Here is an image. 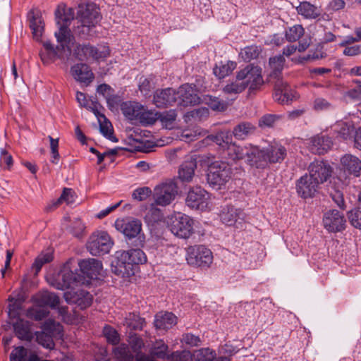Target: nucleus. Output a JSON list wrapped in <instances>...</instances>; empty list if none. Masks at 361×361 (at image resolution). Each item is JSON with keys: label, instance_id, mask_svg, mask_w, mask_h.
Wrapping results in <instances>:
<instances>
[{"label": "nucleus", "instance_id": "obj_11", "mask_svg": "<svg viewBox=\"0 0 361 361\" xmlns=\"http://www.w3.org/2000/svg\"><path fill=\"white\" fill-rule=\"evenodd\" d=\"M114 243L106 231H97L93 233L87 243V249L93 256H99L108 253Z\"/></svg>", "mask_w": 361, "mask_h": 361}, {"label": "nucleus", "instance_id": "obj_15", "mask_svg": "<svg viewBox=\"0 0 361 361\" xmlns=\"http://www.w3.org/2000/svg\"><path fill=\"white\" fill-rule=\"evenodd\" d=\"M152 102L159 109L173 106L177 102L176 90L172 87L157 89L153 92Z\"/></svg>", "mask_w": 361, "mask_h": 361}, {"label": "nucleus", "instance_id": "obj_22", "mask_svg": "<svg viewBox=\"0 0 361 361\" xmlns=\"http://www.w3.org/2000/svg\"><path fill=\"white\" fill-rule=\"evenodd\" d=\"M99 10V8L93 3L79 5L77 11L78 23L98 24L102 19Z\"/></svg>", "mask_w": 361, "mask_h": 361}, {"label": "nucleus", "instance_id": "obj_33", "mask_svg": "<svg viewBox=\"0 0 361 361\" xmlns=\"http://www.w3.org/2000/svg\"><path fill=\"white\" fill-rule=\"evenodd\" d=\"M177 323V317L172 312L157 314L154 322L157 329L168 330Z\"/></svg>", "mask_w": 361, "mask_h": 361}, {"label": "nucleus", "instance_id": "obj_47", "mask_svg": "<svg viewBox=\"0 0 361 361\" xmlns=\"http://www.w3.org/2000/svg\"><path fill=\"white\" fill-rule=\"evenodd\" d=\"M35 337L36 341L40 345L46 349H54L55 343L53 341L52 336L45 331H35L34 333V338Z\"/></svg>", "mask_w": 361, "mask_h": 361}, {"label": "nucleus", "instance_id": "obj_57", "mask_svg": "<svg viewBox=\"0 0 361 361\" xmlns=\"http://www.w3.org/2000/svg\"><path fill=\"white\" fill-rule=\"evenodd\" d=\"M247 88V83L241 82L240 80H235L230 84H227L223 89L226 94H239Z\"/></svg>", "mask_w": 361, "mask_h": 361}, {"label": "nucleus", "instance_id": "obj_62", "mask_svg": "<svg viewBox=\"0 0 361 361\" xmlns=\"http://www.w3.org/2000/svg\"><path fill=\"white\" fill-rule=\"evenodd\" d=\"M152 194V190L149 187H141L135 189L132 197L134 200L138 201H144L149 197Z\"/></svg>", "mask_w": 361, "mask_h": 361}, {"label": "nucleus", "instance_id": "obj_43", "mask_svg": "<svg viewBox=\"0 0 361 361\" xmlns=\"http://www.w3.org/2000/svg\"><path fill=\"white\" fill-rule=\"evenodd\" d=\"M235 68L236 63L234 61H228L226 63L221 61L219 64H216L213 73L219 79H222L229 75Z\"/></svg>", "mask_w": 361, "mask_h": 361}, {"label": "nucleus", "instance_id": "obj_9", "mask_svg": "<svg viewBox=\"0 0 361 361\" xmlns=\"http://www.w3.org/2000/svg\"><path fill=\"white\" fill-rule=\"evenodd\" d=\"M168 226L175 235L187 239L194 233V220L190 216L178 212L171 216Z\"/></svg>", "mask_w": 361, "mask_h": 361}, {"label": "nucleus", "instance_id": "obj_37", "mask_svg": "<svg viewBox=\"0 0 361 361\" xmlns=\"http://www.w3.org/2000/svg\"><path fill=\"white\" fill-rule=\"evenodd\" d=\"M42 45L44 49V51H39V56L43 63H47L50 61H54L57 58H61L62 56L55 49V46L50 41L42 42Z\"/></svg>", "mask_w": 361, "mask_h": 361}, {"label": "nucleus", "instance_id": "obj_63", "mask_svg": "<svg viewBox=\"0 0 361 361\" xmlns=\"http://www.w3.org/2000/svg\"><path fill=\"white\" fill-rule=\"evenodd\" d=\"M139 90L141 93L147 97L149 95L152 88V80L145 77L142 76L139 80Z\"/></svg>", "mask_w": 361, "mask_h": 361}, {"label": "nucleus", "instance_id": "obj_46", "mask_svg": "<svg viewBox=\"0 0 361 361\" xmlns=\"http://www.w3.org/2000/svg\"><path fill=\"white\" fill-rule=\"evenodd\" d=\"M116 359L119 361H134L135 356L130 350L128 345L121 343L113 350Z\"/></svg>", "mask_w": 361, "mask_h": 361}, {"label": "nucleus", "instance_id": "obj_56", "mask_svg": "<svg viewBox=\"0 0 361 361\" xmlns=\"http://www.w3.org/2000/svg\"><path fill=\"white\" fill-rule=\"evenodd\" d=\"M348 218L350 224L358 229H361V208L357 204L356 207L348 212Z\"/></svg>", "mask_w": 361, "mask_h": 361}, {"label": "nucleus", "instance_id": "obj_18", "mask_svg": "<svg viewBox=\"0 0 361 361\" xmlns=\"http://www.w3.org/2000/svg\"><path fill=\"white\" fill-rule=\"evenodd\" d=\"M177 104L181 106H194L201 104L202 97L197 93L195 88L188 84L181 85L177 90Z\"/></svg>", "mask_w": 361, "mask_h": 361}, {"label": "nucleus", "instance_id": "obj_49", "mask_svg": "<svg viewBox=\"0 0 361 361\" xmlns=\"http://www.w3.org/2000/svg\"><path fill=\"white\" fill-rule=\"evenodd\" d=\"M49 314V311L44 307H30L27 309L26 316L35 321H41Z\"/></svg>", "mask_w": 361, "mask_h": 361}, {"label": "nucleus", "instance_id": "obj_45", "mask_svg": "<svg viewBox=\"0 0 361 361\" xmlns=\"http://www.w3.org/2000/svg\"><path fill=\"white\" fill-rule=\"evenodd\" d=\"M75 192L71 188H64L60 197L48 207V209L52 210L56 209L63 202L66 204H72L75 202Z\"/></svg>", "mask_w": 361, "mask_h": 361}, {"label": "nucleus", "instance_id": "obj_59", "mask_svg": "<svg viewBox=\"0 0 361 361\" xmlns=\"http://www.w3.org/2000/svg\"><path fill=\"white\" fill-rule=\"evenodd\" d=\"M260 51L256 46L246 47L241 52L242 58L244 61H250L259 56Z\"/></svg>", "mask_w": 361, "mask_h": 361}, {"label": "nucleus", "instance_id": "obj_31", "mask_svg": "<svg viewBox=\"0 0 361 361\" xmlns=\"http://www.w3.org/2000/svg\"><path fill=\"white\" fill-rule=\"evenodd\" d=\"M256 126L250 122L243 121L234 126L232 131V137L238 140H245L255 134Z\"/></svg>", "mask_w": 361, "mask_h": 361}, {"label": "nucleus", "instance_id": "obj_20", "mask_svg": "<svg viewBox=\"0 0 361 361\" xmlns=\"http://www.w3.org/2000/svg\"><path fill=\"white\" fill-rule=\"evenodd\" d=\"M208 192L200 186L190 188L185 199L188 207L204 210L207 207Z\"/></svg>", "mask_w": 361, "mask_h": 361}, {"label": "nucleus", "instance_id": "obj_4", "mask_svg": "<svg viewBox=\"0 0 361 361\" xmlns=\"http://www.w3.org/2000/svg\"><path fill=\"white\" fill-rule=\"evenodd\" d=\"M208 137L219 146L225 157L237 162L244 161L245 163L247 156L251 144L239 145L232 140V134L229 130L220 131L215 135H210Z\"/></svg>", "mask_w": 361, "mask_h": 361}, {"label": "nucleus", "instance_id": "obj_13", "mask_svg": "<svg viewBox=\"0 0 361 361\" xmlns=\"http://www.w3.org/2000/svg\"><path fill=\"white\" fill-rule=\"evenodd\" d=\"M322 222L324 228L329 233L341 232L345 229L346 219L344 214L335 209L324 213Z\"/></svg>", "mask_w": 361, "mask_h": 361}, {"label": "nucleus", "instance_id": "obj_52", "mask_svg": "<svg viewBox=\"0 0 361 361\" xmlns=\"http://www.w3.org/2000/svg\"><path fill=\"white\" fill-rule=\"evenodd\" d=\"M304 34V28L301 25H295L286 31L285 37L287 41L294 42L298 40Z\"/></svg>", "mask_w": 361, "mask_h": 361}, {"label": "nucleus", "instance_id": "obj_19", "mask_svg": "<svg viewBox=\"0 0 361 361\" xmlns=\"http://www.w3.org/2000/svg\"><path fill=\"white\" fill-rule=\"evenodd\" d=\"M319 185L312 179L307 173L301 176L295 183L298 195L302 199L312 198L318 192Z\"/></svg>", "mask_w": 361, "mask_h": 361}, {"label": "nucleus", "instance_id": "obj_34", "mask_svg": "<svg viewBox=\"0 0 361 361\" xmlns=\"http://www.w3.org/2000/svg\"><path fill=\"white\" fill-rule=\"evenodd\" d=\"M36 302L40 307H49L51 310H56L60 304V298L54 293L45 291L39 295Z\"/></svg>", "mask_w": 361, "mask_h": 361}, {"label": "nucleus", "instance_id": "obj_14", "mask_svg": "<svg viewBox=\"0 0 361 361\" xmlns=\"http://www.w3.org/2000/svg\"><path fill=\"white\" fill-rule=\"evenodd\" d=\"M308 171L310 177L321 185L331 176L333 169L326 161L315 160L310 164Z\"/></svg>", "mask_w": 361, "mask_h": 361}, {"label": "nucleus", "instance_id": "obj_61", "mask_svg": "<svg viewBox=\"0 0 361 361\" xmlns=\"http://www.w3.org/2000/svg\"><path fill=\"white\" fill-rule=\"evenodd\" d=\"M27 354V350L25 347H16L10 354V361H25Z\"/></svg>", "mask_w": 361, "mask_h": 361}, {"label": "nucleus", "instance_id": "obj_17", "mask_svg": "<svg viewBox=\"0 0 361 361\" xmlns=\"http://www.w3.org/2000/svg\"><path fill=\"white\" fill-rule=\"evenodd\" d=\"M63 298L67 303L75 305L81 310L89 307L93 302L92 295L83 289L66 291L63 293Z\"/></svg>", "mask_w": 361, "mask_h": 361}, {"label": "nucleus", "instance_id": "obj_50", "mask_svg": "<svg viewBox=\"0 0 361 361\" xmlns=\"http://www.w3.org/2000/svg\"><path fill=\"white\" fill-rule=\"evenodd\" d=\"M282 118L281 115L267 114L259 120V126L262 128H273Z\"/></svg>", "mask_w": 361, "mask_h": 361}, {"label": "nucleus", "instance_id": "obj_28", "mask_svg": "<svg viewBox=\"0 0 361 361\" xmlns=\"http://www.w3.org/2000/svg\"><path fill=\"white\" fill-rule=\"evenodd\" d=\"M341 163L344 172L354 177H359L361 175V160L352 154H345L341 159Z\"/></svg>", "mask_w": 361, "mask_h": 361}, {"label": "nucleus", "instance_id": "obj_30", "mask_svg": "<svg viewBox=\"0 0 361 361\" xmlns=\"http://www.w3.org/2000/svg\"><path fill=\"white\" fill-rule=\"evenodd\" d=\"M15 335L20 341L31 342L34 339V334L31 331L30 322L18 319L12 324Z\"/></svg>", "mask_w": 361, "mask_h": 361}, {"label": "nucleus", "instance_id": "obj_25", "mask_svg": "<svg viewBox=\"0 0 361 361\" xmlns=\"http://www.w3.org/2000/svg\"><path fill=\"white\" fill-rule=\"evenodd\" d=\"M267 168L271 164H281L287 157L286 148L281 144H274L265 147Z\"/></svg>", "mask_w": 361, "mask_h": 361}, {"label": "nucleus", "instance_id": "obj_36", "mask_svg": "<svg viewBox=\"0 0 361 361\" xmlns=\"http://www.w3.org/2000/svg\"><path fill=\"white\" fill-rule=\"evenodd\" d=\"M121 110L127 119L137 121L142 104L136 102H123L121 104Z\"/></svg>", "mask_w": 361, "mask_h": 361}, {"label": "nucleus", "instance_id": "obj_21", "mask_svg": "<svg viewBox=\"0 0 361 361\" xmlns=\"http://www.w3.org/2000/svg\"><path fill=\"white\" fill-rule=\"evenodd\" d=\"M245 164L251 168L259 170L267 169L265 147L251 144Z\"/></svg>", "mask_w": 361, "mask_h": 361}, {"label": "nucleus", "instance_id": "obj_24", "mask_svg": "<svg viewBox=\"0 0 361 361\" xmlns=\"http://www.w3.org/2000/svg\"><path fill=\"white\" fill-rule=\"evenodd\" d=\"M27 18L33 38L37 41H41V37L44 31V23L40 11L39 10H30L27 14Z\"/></svg>", "mask_w": 361, "mask_h": 361}, {"label": "nucleus", "instance_id": "obj_42", "mask_svg": "<svg viewBox=\"0 0 361 361\" xmlns=\"http://www.w3.org/2000/svg\"><path fill=\"white\" fill-rule=\"evenodd\" d=\"M169 346L163 340H157L150 348V355L152 357L159 360L169 358L168 355Z\"/></svg>", "mask_w": 361, "mask_h": 361}, {"label": "nucleus", "instance_id": "obj_60", "mask_svg": "<svg viewBox=\"0 0 361 361\" xmlns=\"http://www.w3.org/2000/svg\"><path fill=\"white\" fill-rule=\"evenodd\" d=\"M48 138L50 141V148L51 154V162L57 164L60 158V155L58 151L59 148V139H54L51 136L49 135Z\"/></svg>", "mask_w": 361, "mask_h": 361}, {"label": "nucleus", "instance_id": "obj_48", "mask_svg": "<svg viewBox=\"0 0 361 361\" xmlns=\"http://www.w3.org/2000/svg\"><path fill=\"white\" fill-rule=\"evenodd\" d=\"M137 121L142 125H152L157 121V111L154 113L142 105V110L140 111Z\"/></svg>", "mask_w": 361, "mask_h": 361}, {"label": "nucleus", "instance_id": "obj_38", "mask_svg": "<svg viewBox=\"0 0 361 361\" xmlns=\"http://www.w3.org/2000/svg\"><path fill=\"white\" fill-rule=\"evenodd\" d=\"M201 103L207 105L214 111L223 112L227 109V103L218 97L204 94L202 96Z\"/></svg>", "mask_w": 361, "mask_h": 361}, {"label": "nucleus", "instance_id": "obj_41", "mask_svg": "<svg viewBox=\"0 0 361 361\" xmlns=\"http://www.w3.org/2000/svg\"><path fill=\"white\" fill-rule=\"evenodd\" d=\"M54 259V251L51 248H49L45 251H42L35 259L32 268L35 271V274H37L44 264L51 262Z\"/></svg>", "mask_w": 361, "mask_h": 361}, {"label": "nucleus", "instance_id": "obj_23", "mask_svg": "<svg viewBox=\"0 0 361 361\" xmlns=\"http://www.w3.org/2000/svg\"><path fill=\"white\" fill-rule=\"evenodd\" d=\"M197 158L195 156H190L187 158L179 166L178 176L177 178L173 180L183 187L185 185V183H189L192 180L195 175V171L197 169Z\"/></svg>", "mask_w": 361, "mask_h": 361}, {"label": "nucleus", "instance_id": "obj_64", "mask_svg": "<svg viewBox=\"0 0 361 361\" xmlns=\"http://www.w3.org/2000/svg\"><path fill=\"white\" fill-rule=\"evenodd\" d=\"M216 352L209 348H202L197 354L198 361H214L216 358Z\"/></svg>", "mask_w": 361, "mask_h": 361}, {"label": "nucleus", "instance_id": "obj_6", "mask_svg": "<svg viewBox=\"0 0 361 361\" xmlns=\"http://www.w3.org/2000/svg\"><path fill=\"white\" fill-rule=\"evenodd\" d=\"M231 166L225 161H214L207 169V181L214 190H221L231 178Z\"/></svg>", "mask_w": 361, "mask_h": 361}, {"label": "nucleus", "instance_id": "obj_12", "mask_svg": "<svg viewBox=\"0 0 361 361\" xmlns=\"http://www.w3.org/2000/svg\"><path fill=\"white\" fill-rule=\"evenodd\" d=\"M236 79L240 80L241 82L247 83V87L250 85L249 90L250 92L259 90L264 84L262 68L252 64L246 66L237 72Z\"/></svg>", "mask_w": 361, "mask_h": 361}, {"label": "nucleus", "instance_id": "obj_8", "mask_svg": "<svg viewBox=\"0 0 361 361\" xmlns=\"http://www.w3.org/2000/svg\"><path fill=\"white\" fill-rule=\"evenodd\" d=\"M175 180H167L161 184L157 185L154 191V198L155 203L160 206H166L175 199L178 194L181 195L185 192Z\"/></svg>", "mask_w": 361, "mask_h": 361}, {"label": "nucleus", "instance_id": "obj_26", "mask_svg": "<svg viewBox=\"0 0 361 361\" xmlns=\"http://www.w3.org/2000/svg\"><path fill=\"white\" fill-rule=\"evenodd\" d=\"M71 73L76 81L87 85H89L94 78L90 66L85 63H78L71 66Z\"/></svg>", "mask_w": 361, "mask_h": 361}, {"label": "nucleus", "instance_id": "obj_2", "mask_svg": "<svg viewBox=\"0 0 361 361\" xmlns=\"http://www.w3.org/2000/svg\"><path fill=\"white\" fill-rule=\"evenodd\" d=\"M147 260L145 253L140 248L118 250L112 256L111 271L117 276L129 278L134 276L139 265Z\"/></svg>", "mask_w": 361, "mask_h": 361}, {"label": "nucleus", "instance_id": "obj_7", "mask_svg": "<svg viewBox=\"0 0 361 361\" xmlns=\"http://www.w3.org/2000/svg\"><path fill=\"white\" fill-rule=\"evenodd\" d=\"M110 52L109 47L107 46L99 49L90 43H77L73 49V56L80 61L90 59L99 61L109 56Z\"/></svg>", "mask_w": 361, "mask_h": 361}, {"label": "nucleus", "instance_id": "obj_35", "mask_svg": "<svg viewBox=\"0 0 361 361\" xmlns=\"http://www.w3.org/2000/svg\"><path fill=\"white\" fill-rule=\"evenodd\" d=\"M296 9L298 14L306 19H316L321 16V8L315 6L308 1L300 2Z\"/></svg>", "mask_w": 361, "mask_h": 361}, {"label": "nucleus", "instance_id": "obj_16", "mask_svg": "<svg viewBox=\"0 0 361 361\" xmlns=\"http://www.w3.org/2000/svg\"><path fill=\"white\" fill-rule=\"evenodd\" d=\"M57 42L59 45L55 47L57 51L61 54V58L59 59H68L73 55V50L70 46L72 39L74 38L71 35V30L67 28L66 26L60 27L58 32L54 34Z\"/></svg>", "mask_w": 361, "mask_h": 361}, {"label": "nucleus", "instance_id": "obj_1", "mask_svg": "<svg viewBox=\"0 0 361 361\" xmlns=\"http://www.w3.org/2000/svg\"><path fill=\"white\" fill-rule=\"evenodd\" d=\"M78 267L79 269H75L73 271L68 264H65L57 274L51 278V286L61 290L68 289L71 286H89L92 280L98 279L102 263L94 258L84 259L78 262Z\"/></svg>", "mask_w": 361, "mask_h": 361}, {"label": "nucleus", "instance_id": "obj_51", "mask_svg": "<svg viewBox=\"0 0 361 361\" xmlns=\"http://www.w3.org/2000/svg\"><path fill=\"white\" fill-rule=\"evenodd\" d=\"M104 123L99 122V132L101 134L113 142H118V139L114 135V128L111 122L107 119Z\"/></svg>", "mask_w": 361, "mask_h": 361}, {"label": "nucleus", "instance_id": "obj_29", "mask_svg": "<svg viewBox=\"0 0 361 361\" xmlns=\"http://www.w3.org/2000/svg\"><path fill=\"white\" fill-rule=\"evenodd\" d=\"M244 212L240 209H236L232 205H226L223 207L220 219L223 224L228 226L234 225L238 219H244Z\"/></svg>", "mask_w": 361, "mask_h": 361}, {"label": "nucleus", "instance_id": "obj_53", "mask_svg": "<svg viewBox=\"0 0 361 361\" xmlns=\"http://www.w3.org/2000/svg\"><path fill=\"white\" fill-rule=\"evenodd\" d=\"M209 116V110L207 108L201 107L195 109L190 111L187 112L185 114V120L190 121L192 119L195 121H202L203 118H207Z\"/></svg>", "mask_w": 361, "mask_h": 361}, {"label": "nucleus", "instance_id": "obj_39", "mask_svg": "<svg viewBox=\"0 0 361 361\" xmlns=\"http://www.w3.org/2000/svg\"><path fill=\"white\" fill-rule=\"evenodd\" d=\"M357 129L353 121H345L338 123L335 130L338 133V136L345 140H353L354 133Z\"/></svg>", "mask_w": 361, "mask_h": 361}, {"label": "nucleus", "instance_id": "obj_44", "mask_svg": "<svg viewBox=\"0 0 361 361\" xmlns=\"http://www.w3.org/2000/svg\"><path fill=\"white\" fill-rule=\"evenodd\" d=\"M97 25L94 23H78L75 28V32L81 39H90L96 36L94 28Z\"/></svg>", "mask_w": 361, "mask_h": 361}, {"label": "nucleus", "instance_id": "obj_58", "mask_svg": "<svg viewBox=\"0 0 361 361\" xmlns=\"http://www.w3.org/2000/svg\"><path fill=\"white\" fill-rule=\"evenodd\" d=\"M163 218L161 209L154 207L153 205L145 214V219L148 224H154L160 221Z\"/></svg>", "mask_w": 361, "mask_h": 361}, {"label": "nucleus", "instance_id": "obj_5", "mask_svg": "<svg viewBox=\"0 0 361 361\" xmlns=\"http://www.w3.org/2000/svg\"><path fill=\"white\" fill-rule=\"evenodd\" d=\"M114 226L118 231L123 234L128 245L137 248L144 245L145 237L142 233V222L140 220L133 217L118 219L115 221Z\"/></svg>", "mask_w": 361, "mask_h": 361}, {"label": "nucleus", "instance_id": "obj_27", "mask_svg": "<svg viewBox=\"0 0 361 361\" xmlns=\"http://www.w3.org/2000/svg\"><path fill=\"white\" fill-rule=\"evenodd\" d=\"M333 141L331 137L322 133L311 138V152L314 154H324L332 147Z\"/></svg>", "mask_w": 361, "mask_h": 361}, {"label": "nucleus", "instance_id": "obj_32", "mask_svg": "<svg viewBox=\"0 0 361 361\" xmlns=\"http://www.w3.org/2000/svg\"><path fill=\"white\" fill-rule=\"evenodd\" d=\"M55 19L59 28L62 26H68L74 18V11L71 8H66L65 5H59L54 12Z\"/></svg>", "mask_w": 361, "mask_h": 361}, {"label": "nucleus", "instance_id": "obj_3", "mask_svg": "<svg viewBox=\"0 0 361 361\" xmlns=\"http://www.w3.org/2000/svg\"><path fill=\"white\" fill-rule=\"evenodd\" d=\"M286 59L279 54L269 59V66L271 72L269 74V80H274L273 98L280 104H288L295 95L288 84L283 81L281 75L284 68Z\"/></svg>", "mask_w": 361, "mask_h": 361}, {"label": "nucleus", "instance_id": "obj_10", "mask_svg": "<svg viewBox=\"0 0 361 361\" xmlns=\"http://www.w3.org/2000/svg\"><path fill=\"white\" fill-rule=\"evenodd\" d=\"M186 259L190 265L207 269L213 262V255L205 245H195L188 248Z\"/></svg>", "mask_w": 361, "mask_h": 361}, {"label": "nucleus", "instance_id": "obj_54", "mask_svg": "<svg viewBox=\"0 0 361 361\" xmlns=\"http://www.w3.org/2000/svg\"><path fill=\"white\" fill-rule=\"evenodd\" d=\"M176 117L177 114L175 109H170L164 112L157 111V120H159L161 124L166 127L171 125Z\"/></svg>", "mask_w": 361, "mask_h": 361}, {"label": "nucleus", "instance_id": "obj_55", "mask_svg": "<svg viewBox=\"0 0 361 361\" xmlns=\"http://www.w3.org/2000/svg\"><path fill=\"white\" fill-rule=\"evenodd\" d=\"M103 334L107 342L111 345H117L120 341V336L117 331L110 325L104 327Z\"/></svg>", "mask_w": 361, "mask_h": 361}, {"label": "nucleus", "instance_id": "obj_40", "mask_svg": "<svg viewBox=\"0 0 361 361\" xmlns=\"http://www.w3.org/2000/svg\"><path fill=\"white\" fill-rule=\"evenodd\" d=\"M8 301L10 302L8 305V314L10 319H20V310H22V305L25 301L23 295L18 294L17 298L9 296Z\"/></svg>", "mask_w": 361, "mask_h": 361}]
</instances>
